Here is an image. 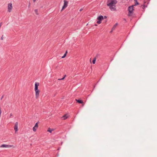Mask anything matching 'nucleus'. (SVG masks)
Segmentation results:
<instances>
[{
  "instance_id": "f257e3e1",
  "label": "nucleus",
  "mask_w": 157,
  "mask_h": 157,
  "mask_svg": "<svg viewBox=\"0 0 157 157\" xmlns=\"http://www.w3.org/2000/svg\"><path fill=\"white\" fill-rule=\"evenodd\" d=\"M117 2V0H107V5L111 11H115L116 10V5Z\"/></svg>"
},
{
  "instance_id": "f03ea898",
  "label": "nucleus",
  "mask_w": 157,
  "mask_h": 157,
  "mask_svg": "<svg viewBox=\"0 0 157 157\" xmlns=\"http://www.w3.org/2000/svg\"><path fill=\"white\" fill-rule=\"evenodd\" d=\"M39 85V83L38 82H36L35 84L34 90L35 91L36 98H37L39 96L40 91L38 89V86Z\"/></svg>"
},
{
  "instance_id": "7ed1b4c3",
  "label": "nucleus",
  "mask_w": 157,
  "mask_h": 157,
  "mask_svg": "<svg viewBox=\"0 0 157 157\" xmlns=\"http://www.w3.org/2000/svg\"><path fill=\"white\" fill-rule=\"evenodd\" d=\"M134 5L129 6L128 8V16H131L133 13V11L134 10Z\"/></svg>"
},
{
  "instance_id": "20e7f679",
  "label": "nucleus",
  "mask_w": 157,
  "mask_h": 157,
  "mask_svg": "<svg viewBox=\"0 0 157 157\" xmlns=\"http://www.w3.org/2000/svg\"><path fill=\"white\" fill-rule=\"evenodd\" d=\"M7 11L10 13L11 12L13 9V6L12 3H10L8 4L7 6Z\"/></svg>"
},
{
  "instance_id": "39448f33",
  "label": "nucleus",
  "mask_w": 157,
  "mask_h": 157,
  "mask_svg": "<svg viewBox=\"0 0 157 157\" xmlns=\"http://www.w3.org/2000/svg\"><path fill=\"white\" fill-rule=\"evenodd\" d=\"M103 16H99L97 18V23L98 24H100L101 22V21L103 20Z\"/></svg>"
},
{
  "instance_id": "423d86ee",
  "label": "nucleus",
  "mask_w": 157,
  "mask_h": 157,
  "mask_svg": "<svg viewBox=\"0 0 157 157\" xmlns=\"http://www.w3.org/2000/svg\"><path fill=\"white\" fill-rule=\"evenodd\" d=\"M64 5L62 7L61 11H62L64 9H65L67 6L68 2L65 0H64Z\"/></svg>"
},
{
  "instance_id": "0eeeda50",
  "label": "nucleus",
  "mask_w": 157,
  "mask_h": 157,
  "mask_svg": "<svg viewBox=\"0 0 157 157\" xmlns=\"http://www.w3.org/2000/svg\"><path fill=\"white\" fill-rule=\"evenodd\" d=\"M14 147L13 145H8L7 144H2L0 146V147L10 148Z\"/></svg>"
},
{
  "instance_id": "6e6552de",
  "label": "nucleus",
  "mask_w": 157,
  "mask_h": 157,
  "mask_svg": "<svg viewBox=\"0 0 157 157\" xmlns=\"http://www.w3.org/2000/svg\"><path fill=\"white\" fill-rule=\"evenodd\" d=\"M38 122L36 123L35 124L33 128V130L34 132L36 131L38 128Z\"/></svg>"
},
{
  "instance_id": "1a4fd4ad",
  "label": "nucleus",
  "mask_w": 157,
  "mask_h": 157,
  "mask_svg": "<svg viewBox=\"0 0 157 157\" xmlns=\"http://www.w3.org/2000/svg\"><path fill=\"white\" fill-rule=\"evenodd\" d=\"M14 129L15 132L18 131V123L16 122L15 123L14 126Z\"/></svg>"
},
{
  "instance_id": "9d476101",
  "label": "nucleus",
  "mask_w": 157,
  "mask_h": 157,
  "mask_svg": "<svg viewBox=\"0 0 157 157\" xmlns=\"http://www.w3.org/2000/svg\"><path fill=\"white\" fill-rule=\"evenodd\" d=\"M76 101L77 102H78L79 103H81L82 104V106H83L84 105V104L83 103L82 101L80 100H77V99H75Z\"/></svg>"
},
{
  "instance_id": "9b49d317",
  "label": "nucleus",
  "mask_w": 157,
  "mask_h": 157,
  "mask_svg": "<svg viewBox=\"0 0 157 157\" xmlns=\"http://www.w3.org/2000/svg\"><path fill=\"white\" fill-rule=\"evenodd\" d=\"M68 117V116L67 115H65L62 117V119L65 120L66 119H67V118Z\"/></svg>"
},
{
  "instance_id": "f8f14e48",
  "label": "nucleus",
  "mask_w": 157,
  "mask_h": 157,
  "mask_svg": "<svg viewBox=\"0 0 157 157\" xmlns=\"http://www.w3.org/2000/svg\"><path fill=\"white\" fill-rule=\"evenodd\" d=\"M53 130V129H51L50 128H49L48 130L47 131L50 132V133H52V132Z\"/></svg>"
},
{
  "instance_id": "ddd939ff",
  "label": "nucleus",
  "mask_w": 157,
  "mask_h": 157,
  "mask_svg": "<svg viewBox=\"0 0 157 157\" xmlns=\"http://www.w3.org/2000/svg\"><path fill=\"white\" fill-rule=\"evenodd\" d=\"M67 53V51H66V52L65 53L64 55L62 57V58H65L66 57V56Z\"/></svg>"
},
{
  "instance_id": "4468645a",
  "label": "nucleus",
  "mask_w": 157,
  "mask_h": 157,
  "mask_svg": "<svg viewBox=\"0 0 157 157\" xmlns=\"http://www.w3.org/2000/svg\"><path fill=\"white\" fill-rule=\"evenodd\" d=\"M96 59L95 58H94L93 60V61H92V62H93V64H95V61H96Z\"/></svg>"
},
{
  "instance_id": "2eb2a0df",
  "label": "nucleus",
  "mask_w": 157,
  "mask_h": 157,
  "mask_svg": "<svg viewBox=\"0 0 157 157\" xmlns=\"http://www.w3.org/2000/svg\"><path fill=\"white\" fill-rule=\"evenodd\" d=\"M34 12L35 13L37 14V15H38V10H34Z\"/></svg>"
},
{
  "instance_id": "dca6fc26",
  "label": "nucleus",
  "mask_w": 157,
  "mask_h": 157,
  "mask_svg": "<svg viewBox=\"0 0 157 157\" xmlns=\"http://www.w3.org/2000/svg\"><path fill=\"white\" fill-rule=\"evenodd\" d=\"M66 75H65L64 77H63V78H62L61 79L59 78L58 79V80H63L66 77Z\"/></svg>"
},
{
  "instance_id": "f3484780",
  "label": "nucleus",
  "mask_w": 157,
  "mask_h": 157,
  "mask_svg": "<svg viewBox=\"0 0 157 157\" xmlns=\"http://www.w3.org/2000/svg\"><path fill=\"white\" fill-rule=\"evenodd\" d=\"M135 1L136 2V3L134 5H134V6H136V5H138L139 4V3L138 2H137V0H136Z\"/></svg>"
},
{
  "instance_id": "a211bd4d",
  "label": "nucleus",
  "mask_w": 157,
  "mask_h": 157,
  "mask_svg": "<svg viewBox=\"0 0 157 157\" xmlns=\"http://www.w3.org/2000/svg\"><path fill=\"white\" fill-rule=\"evenodd\" d=\"M117 24H116L114 25V26H113V29H115L116 28V27L117 26Z\"/></svg>"
},
{
  "instance_id": "6ab92c4d",
  "label": "nucleus",
  "mask_w": 157,
  "mask_h": 157,
  "mask_svg": "<svg viewBox=\"0 0 157 157\" xmlns=\"http://www.w3.org/2000/svg\"><path fill=\"white\" fill-rule=\"evenodd\" d=\"M12 116V113H11L10 114V118H11V117Z\"/></svg>"
},
{
  "instance_id": "aec40b11",
  "label": "nucleus",
  "mask_w": 157,
  "mask_h": 157,
  "mask_svg": "<svg viewBox=\"0 0 157 157\" xmlns=\"http://www.w3.org/2000/svg\"><path fill=\"white\" fill-rule=\"evenodd\" d=\"M1 39L2 40H3V36H2L1 38Z\"/></svg>"
},
{
  "instance_id": "412c9836",
  "label": "nucleus",
  "mask_w": 157,
  "mask_h": 157,
  "mask_svg": "<svg viewBox=\"0 0 157 157\" xmlns=\"http://www.w3.org/2000/svg\"><path fill=\"white\" fill-rule=\"evenodd\" d=\"M82 10H83V9L81 8V9L79 10V11L81 12V11Z\"/></svg>"
},
{
  "instance_id": "4be33fe9",
  "label": "nucleus",
  "mask_w": 157,
  "mask_h": 157,
  "mask_svg": "<svg viewBox=\"0 0 157 157\" xmlns=\"http://www.w3.org/2000/svg\"><path fill=\"white\" fill-rule=\"evenodd\" d=\"M36 0H33L34 2H35Z\"/></svg>"
},
{
  "instance_id": "5701e85b",
  "label": "nucleus",
  "mask_w": 157,
  "mask_h": 157,
  "mask_svg": "<svg viewBox=\"0 0 157 157\" xmlns=\"http://www.w3.org/2000/svg\"><path fill=\"white\" fill-rule=\"evenodd\" d=\"M112 31L111 30V31H110V33H112Z\"/></svg>"
},
{
  "instance_id": "b1692460",
  "label": "nucleus",
  "mask_w": 157,
  "mask_h": 157,
  "mask_svg": "<svg viewBox=\"0 0 157 157\" xmlns=\"http://www.w3.org/2000/svg\"><path fill=\"white\" fill-rule=\"evenodd\" d=\"M144 7H145V6L144 5Z\"/></svg>"
},
{
  "instance_id": "393cba45",
  "label": "nucleus",
  "mask_w": 157,
  "mask_h": 157,
  "mask_svg": "<svg viewBox=\"0 0 157 157\" xmlns=\"http://www.w3.org/2000/svg\"><path fill=\"white\" fill-rule=\"evenodd\" d=\"M135 0V1H136V0Z\"/></svg>"
}]
</instances>
